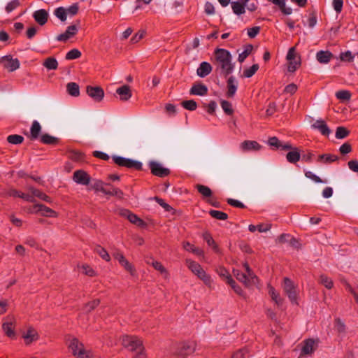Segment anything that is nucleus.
Here are the masks:
<instances>
[{"mask_svg": "<svg viewBox=\"0 0 358 358\" xmlns=\"http://www.w3.org/2000/svg\"><path fill=\"white\" fill-rule=\"evenodd\" d=\"M214 55L215 71L224 75L231 73L234 69L231 53L225 49L217 48L215 50Z\"/></svg>", "mask_w": 358, "mask_h": 358, "instance_id": "f257e3e1", "label": "nucleus"}, {"mask_svg": "<svg viewBox=\"0 0 358 358\" xmlns=\"http://www.w3.org/2000/svg\"><path fill=\"white\" fill-rule=\"evenodd\" d=\"M186 265L206 286L211 287L213 280L199 264L191 259H186Z\"/></svg>", "mask_w": 358, "mask_h": 358, "instance_id": "f03ea898", "label": "nucleus"}, {"mask_svg": "<svg viewBox=\"0 0 358 358\" xmlns=\"http://www.w3.org/2000/svg\"><path fill=\"white\" fill-rule=\"evenodd\" d=\"M245 273H243L239 270H234V275L236 279L243 282L245 286L248 287L257 282V278L250 268L248 264H244Z\"/></svg>", "mask_w": 358, "mask_h": 358, "instance_id": "7ed1b4c3", "label": "nucleus"}, {"mask_svg": "<svg viewBox=\"0 0 358 358\" xmlns=\"http://www.w3.org/2000/svg\"><path fill=\"white\" fill-rule=\"evenodd\" d=\"M318 347V340L308 338L301 343V353L299 357L311 356Z\"/></svg>", "mask_w": 358, "mask_h": 358, "instance_id": "20e7f679", "label": "nucleus"}, {"mask_svg": "<svg viewBox=\"0 0 358 358\" xmlns=\"http://www.w3.org/2000/svg\"><path fill=\"white\" fill-rule=\"evenodd\" d=\"M114 162L120 166H124L136 170L142 169V163L133 159L124 158L120 156H113Z\"/></svg>", "mask_w": 358, "mask_h": 358, "instance_id": "39448f33", "label": "nucleus"}, {"mask_svg": "<svg viewBox=\"0 0 358 358\" xmlns=\"http://www.w3.org/2000/svg\"><path fill=\"white\" fill-rule=\"evenodd\" d=\"M122 345L131 351L138 350L143 345L142 341L134 336H123L122 338Z\"/></svg>", "mask_w": 358, "mask_h": 358, "instance_id": "423d86ee", "label": "nucleus"}, {"mask_svg": "<svg viewBox=\"0 0 358 358\" xmlns=\"http://www.w3.org/2000/svg\"><path fill=\"white\" fill-rule=\"evenodd\" d=\"M283 289L292 303H296L297 292L294 282L288 278H284Z\"/></svg>", "mask_w": 358, "mask_h": 358, "instance_id": "0eeeda50", "label": "nucleus"}, {"mask_svg": "<svg viewBox=\"0 0 358 358\" xmlns=\"http://www.w3.org/2000/svg\"><path fill=\"white\" fill-rule=\"evenodd\" d=\"M287 59L289 62L288 71L294 72L300 65V57L296 53L295 48H291L287 55Z\"/></svg>", "mask_w": 358, "mask_h": 358, "instance_id": "6e6552de", "label": "nucleus"}, {"mask_svg": "<svg viewBox=\"0 0 358 358\" xmlns=\"http://www.w3.org/2000/svg\"><path fill=\"white\" fill-rule=\"evenodd\" d=\"M149 167L151 170V173L154 176L163 178L170 174V170L167 168L163 167L162 165L157 162H150Z\"/></svg>", "mask_w": 358, "mask_h": 358, "instance_id": "1a4fd4ad", "label": "nucleus"}, {"mask_svg": "<svg viewBox=\"0 0 358 358\" xmlns=\"http://www.w3.org/2000/svg\"><path fill=\"white\" fill-rule=\"evenodd\" d=\"M32 213H40L42 216L45 217H57V213L53 210L52 209L47 207L43 204H36L34 206L32 210H31Z\"/></svg>", "mask_w": 358, "mask_h": 358, "instance_id": "9d476101", "label": "nucleus"}, {"mask_svg": "<svg viewBox=\"0 0 358 358\" xmlns=\"http://www.w3.org/2000/svg\"><path fill=\"white\" fill-rule=\"evenodd\" d=\"M90 175L83 170H77L73 173V180L77 184L87 185L90 183Z\"/></svg>", "mask_w": 358, "mask_h": 358, "instance_id": "9b49d317", "label": "nucleus"}, {"mask_svg": "<svg viewBox=\"0 0 358 358\" xmlns=\"http://www.w3.org/2000/svg\"><path fill=\"white\" fill-rule=\"evenodd\" d=\"M262 148V145L255 141L246 140L240 144V149L243 152L258 151Z\"/></svg>", "mask_w": 358, "mask_h": 358, "instance_id": "f8f14e48", "label": "nucleus"}, {"mask_svg": "<svg viewBox=\"0 0 358 358\" xmlns=\"http://www.w3.org/2000/svg\"><path fill=\"white\" fill-rule=\"evenodd\" d=\"M3 66L10 71L17 69L20 66V62L17 59H13L10 56H5L1 59Z\"/></svg>", "mask_w": 358, "mask_h": 358, "instance_id": "ddd939ff", "label": "nucleus"}, {"mask_svg": "<svg viewBox=\"0 0 358 358\" xmlns=\"http://www.w3.org/2000/svg\"><path fill=\"white\" fill-rule=\"evenodd\" d=\"M120 214L127 217L130 222L136 224L137 226H143L145 222L143 220L139 218L136 215L132 213L131 211L127 209H122L120 211Z\"/></svg>", "mask_w": 358, "mask_h": 358, "instance_id": "4468645a", "label": "nucleus"}, {"mask_svg": "<svg viewBox=\"0 0 358 358\" xmlns=\"http://www.w3.org/2000/svg\"><path fill=\"white\" fill-rule=\"evenodd\" d=\"M22 338L24 339L25 343L29 345L38 339V334L34 327H29L27 331L22 332Z\"/></svg>", "mask_w": 358, "mask_h": 358, "instance_id": "2eb2a0df", "label": "nucleus"}, {"mask_svg": "<svg viewBox=\"0 0 358 358\" xmlns=\"http://www.w3.org/2000/svg\"><path fill=\"white\" fill-rule=\"evenodd\" d=\"M213 70L211 64L207 62H201L196 69V75L200 78H205Z\"/></svg>", "mask_w": 358, "mask_h": 358, "instance_id": "dca6fc26", "label": "nucleus"}, {"mask_svg": "<svg viewBox=\"0 0 358 358\" xmlns=\"http://www.w3.org/2000/svg\"><path fill=\"white\" fill-rule=\"evenodd\" d=\"M48 13L44 9H40L33 13V17L40 25H44L48 18Z\"/></svg>", "mask_w": 358, "mask_h": 358, "instance_id": "f3484780", "label": "nucleus"}, {"mask_svg": "<svg viewBox=\"0 0 358 358\" xmlns=\"http://www.w3.org/2000/svg\"><path fill=\"white\" fill-rule=\"evenodd\" d=\"M312 127L313 129L319 130L320 133L324 136H328L331 133V130L329 129L327 124L324 122V120H316L313 124Z\"/></svg>", "mask_w": 358, "mask_h": 358, "instance_id": "a211bd4d", "label": "nucleus"}, {"mask_svg": "<svg viewBox=\"0 0 358 358\" xmlns=\"http://www.w3.org/2000/svg\"><path fill=\"white\" fill-rule=\"evenodd\" d=\"M196 349V343L193 341L185 342L182 344V346L180 351V355L187 356L192 355Z\"/></svg>", "mask_w": 358, "mask_h": 358, "instance_id": "6ab92c4d", "label": "nucleus"}, {"mask_svg": "<svg viewBox=\"0 0 358 358\" xmlns=\"http://www.w3.org/2000/svg\"><path fill=\"white\" fill-rule=\"evenodd\" d=\"M77 27L76 25L69 26L66 31L57 37V40L59 41H66L71 36H74L77 31Z\"/></svg>", "mask_w": 358, "mask_h": 358, "instance_id": "aec40b11", "label": "nucleus"}, {"mask_svg": "<svg viewBox=\"0 0 358 358\" xmlns=\"http://www.w3.org/2000/svg\"><path fill=\"white\" fill-rule=\"evenodd\" d=\"M80 88L85 90H103L102 87L99 85L91 86L90 85H87L84 86L83 85H79L73 82L69 83L66 85V90H79Z\"/></svg>", "mask_w": 358, "mask_h": 358, "instance_id": "412c9836", "label": "nucleus"}, {"mask_svg": "<svg viewBox=\"0 0 358 358\" xmlns=\"http://www.w3.org/2000/svg\"><path fill=\"white\" fill-rule=\"evenodd\" d=\"M83 345V343L80 342L76 338H71L69 340L68 346L71 350L73 355H76L77 352H78Z\"/></svg>", "mask_w": 358, "mask_h": 358, "instance_id": "4be33fe9", "label": "nucleus"}, {"mask_svg": "<svg viewBox=\"0 0 358 358\" xmlns=\"http://www.w3.org/2000/svg\"><path fill=\"white\" fill-rule=\"evenodd\" d=\"M7 194L10 196L22 198L27 201H30V202L34 201V199H33V196H30L28 194L22 193L16 189H10L8 192Z\"/></svg>", "mask_w": 358, "mask_h": 358, "instance_id": "5701e85b", "label": "nucleus"}, {"mask_svg": "<svg viewBox=\"0 0 358 358\" xmlns=\"http://www.w3.org/2000/svg\"><path fill=\"white\" fill-rule=\"evenodd\" d=\"M301 158V155L299 153V151L298 150L297 148H294L292 150L289 151L286 155V159L287 162L292 164H296L297 162L299 161Z\"/></svg>", "mask_w": 358, "mask_h": 358, "instance_id": "b1692460", "label": "nucleus"}, {"mask_svg": "<svg viewBox=\"0 0 358 358\" xmlns=\"http://www.w3.org/2000/svg\"><path fill=\"white\" fill-rule=\"evenodd\" d=\"M220 106H221L224 113L227 115H228V116L233 115V114L234 113V110L232 106V104L229 101H226L223 99H220Z\"/></svg>", "mask_w": 358, "mask_h": 358, "instance_id": "393cba45", "label": "nucleus"}, {"mask_svg": "<svg viewBox=\"0 0 358 358\" xmlns=\"http://www.w3.org/2000/svg\"><path fill=\"white\" fill-rule=\"evenodd\" d=\"M111 96L120 100L127 101L131 97V91H111Z\"/></svg>", "mask_w": 358, "mask_h": 358, "instance_id": "a878e982", "label": "nucleus"}, {"mask_svg": "<svg viewBox=\"0 0 358 358\" xmlns=\"http://www.w3.org/2000/svg\"><path fill=\"white\" fill-rule=\"evenodd\" d=\"M332 57V54L329 51H319L316 55V58L320 63L327 64Z\"/></svg>", "mask_w": 358, "mask_h": 358, "instance_id": "bb28decb", "label": "nucleus"}, {"mask_svg": "<svg viewBox=\"0 0 358 358\" xmlns=\"http://www.w3.org/2000/svg\"><path fill=\"white\" fill-rule=\"evenodd\" d=\"M195 187L203 199H209L212 196V190L208 187L200 184H197Z\"/></svg>", "mask_w": 358, "mask_h": 358, "instance_id": "cd10ccee", "label": "nucleus"}, {"mask_svg": "<svg viewBox=\"0 0 358 358\" xmlns=\"http://www.w3.org/2000/svg\"><path fill=\"white\" fill-rule=\"evenodd\" d=\"M338 157L336 155L331 154H323L319 155L317 161L318 162L323 164H331L338 160Z\"/></svg>", "mask_w": 358, "mask_h": 358, "instance_id": "c85d7f7f", "label": "nucleus"}, {"mask_svg": "<svg viewBox=\"0 0 358 358\" xmlns=\"http://www.w3.org/2000/svg\"><path fill=\"white\" fill-rule=\"evenodd\" d=\"M268 294L277 306H280L282 304V299L280 296L279 293H278L273 287H268Z\"/></svg>", "mask_w": 358, "mask_h": 358, "instance_id": "c756f323", "label": "nucleus"}, {"mask_svg": "<svg viewBox=\"0 0 358 358\" xmlns=\"http://www.w3.org/2000/svg\"><path fill=\"white\" fill-rule=\"evenodd\" d=\"M41 127L37 121H34L31 127L30 138L31 139H36L40 134Z\"/></svg>", "mask_w": 358, "mask_h": 358, "instance_id": "7c9ffc66", "label": "nucleus"}, {"mask_svg": "<svg viewBox=\"0 0 358 358\" xmlns=\"http://www.w3.org/2000/svg\"><path fill=\"white\" fill-rule=\"evenodd\" d=\"M104 185L105 184L101 180H94L90 184L89 189H94L96 192H101L105 194L106 189H105Z\"/></svg>", "mask_w": 358, "mask_h": 358, "instance_id": "2f4dec72", "label": "nucleus"}, {"mask_svg": "<svg viewBox=\"0 0 358 358\" xmlns=\"http://www.w3.org/2000/svg\"><path fill=\"white\" fill-rule=\"evenodd\" d=\"M203 238L206 241L207 244L212 247L213 250L215 252H219V248L217 245L215 243V241L213 240V237L208 232H204L203 234Z\"/></svg>", "mask_w": 358, "mask_h": 358, "instance_id": "473e14b6", "label": "nucleus"}, {"mask_svg": "<svg viewBox=\"0 0 358 358\" xmlns=\"http://www.w3.org/2000/svg\"><path fill=\"white\" fill-rule=\"evenodd\" d=\"M147 263L151 264L155 268V269L163 274L164 278H168L169 273L161 262L152 260V262H147Z\"/></svg>", "mask_w": 358, "mask_h": 358, "instance_id": "72a5a7b5", "label": "nucleus"}, {"mask_svg": "<svg viewBox=\"0 0 358 358\" xmlns=\"http://www.w3.org/2000/svg\"><path fill=\"white\" fill-rule=\"evenodd\" d=\"M271 228V225L270 224H258L257 226L250 224L248 227L249 231L251 232H254L256 230H258L259 232H266Z\"/></svg>", "mask_w": 358, "mask_h": 358, "instance_id": "f704fd0d", "label": "nucleus"}, {"mask_svg": "<svg viewBox=\"0 0 358 358\" xmlns=\"http://www.w3.org/2000/svg\"><path fill=\"white\" fill-rule=\"evenodd\" d=\"M319 282L328 289H331L334 286L332 279L323 274L320 275Z\"/></svg>", "mask_w": 358, "mask_h": 358, "instance_id": "c9c22d12", "label": "nucleus"}, {"mask_svg": "<svg viewBox=\"0 0 358 358\" xmlns=\"http://www.w3.org/2000/svg\"><path fill=\"white\" fill-rule=\"evenodd\" d=\"M2 328L7 336H8L10 338L15 337V333L13 328V322H4L2 325Z\"/></svg>", "mask_w": 358, "mask_h": 358, "instance_id": "e433bc0d", "label": "nucleus"}, {"mask_svg": "<svg viewBox=\"0 0 358 358\" xmlns=\"http://www.w3.org/2000/svg\"><path fill=\"white\" fill-rule=\"evenodd\" d=\"M43 66L49 70H55L58 66V62L55 58L48 57L44 61Z\"/></svg>", "mask_w": 358, "mask_h": 358, "instance_id": "4c0bfd02", "label": "nucleus"}, {"mask_svg": "<svg viewBox=\"0 0 358 358\" xmlns=\"http://www.w3.org/2000/svg\"><path fill=\"white\" fill-rule=\"evenodd\" d=\"M335 96L341 102H346L350 99L352 95L349 91H337Z\"/></svg>", "mask_w": 358, "mask_h": 358, "instance_id": "58836bf2", "label": "nucleus"}, {"mask_svg": "<svg viewBox=\"0 0 358 358\" xmlns=\"http://www.w3.org/2000/svg\"><path fill=\"white\" fill-rule=\"evenodd\" d=\"M94 251L97 253L106 262H109L110 260V257L108 252L101 246L96 245L94 248Z\"/></svg>", "mask_w": 358, "mask_h": 358, "instance_id": "ea45409f", "label": "nucleus"}, {"mask_svg": "<svg viewBox=\"0 0 358 358\" xmlns=\"http://www.w3.org/2000/svg\"><path fill=\"white\" fill-rule=\"evenodd\" d=\"M86 92L95 101H101L104 96V91H86Z\"/></svg>", "mask_w": 358, "mask_h": 358, "instance_id": "a19ab883", "label": "nucleus"}, {"mask_svg": "<svg viewBox=\"0 0 358 358\" xmlns=\"http://www.w3.org/2000/svg\"><path fill=\"white\" fill-rule=\"evenodd\" d=\"M209 214L213 218L220 220H225L228 218V215L227 213L222 212V211H219V210H210L209 211Z\"/></svg>", "mask_w": 358, "mask_h": 358, "instance_id": "79ce46f5", "label": "nucleus"}, {"mask_svg": "<svg viewBox=\"0 0 358 358\" xmlns=\"http://www.w3.org/2000/svg\"><path fill=\"white\" fill-rule=\"evenodd\" d=\"M54 14L57 18H59L62 22L66 20V8L64 7H59L56 8L54 11Z\"/></svg>", "mask_w": 358, "mask_h": 358, "instance_id": "37998d69", "label": "nucleus"}, {"mask_svg": "<svg viewBox=\"0 0 358 358\" xmlns=\"http://www.w3.org/2000/svg\"><path fill=\"white\" fill-rule=\"evenodd\" d=\"M252 48L253 47L252 45H246L244 51L240 53L238 55V62L242 63L246 59V57L250 54V52L252 50Z\"/></svg>", "mask_w": 358, "mask_h": 358, "instance_id": "c03bdc74", "label": "nucleus"}, {"mask_svg": "<svg viewBox=\"0 0 358 358\" xmlns=\"http://www.w3.org/2000/svg\"><path fill=\"white\" fill-rule=\"evenodd\" d=\"M7 141L11 144L17 145L23 142L24 138L20 135L13 134L8 136Z\"/></svg>", "mask_w": 358, "mask_h": 358, "instance_id": "a18cd8bd", "label": "nucleus"}, {"mask_svg": "<svg viewBox=\"0 0 358 358\" xmlns=\"http://www.w3.org/2000/svg\"><path fill=\"white\" fill-rule=\"evenodd\" d=\"M182 107L189 110H195L197 108V104L194 100H186L181 103Z\"/></svg>", "mask_w": 358, "mask_h": 358, "instance_id": "49530a36", "label": "nucleus"}, {"mask_svg": "<svg viewBox=\"0 0 358 358\" xmlns=\"http://www.w3.org/2000/svg\"><path fill=\"white\" fill-rule=\"evenodd\" d=\"M41 140L44 144L53 145L57 143V139L48 134L41 136Z\"/></svg>", "mask_w": 358, "mask_h": 358, "instance_id": "de8ad7c7", "label": "nucleus"}, {"mask_svg": "<svg viewBox=\"0 0 358 358\" xmlns=\"http://www.w3.org/2000/svg\"><path fill=\"white\" fill-rule=\"evenodd\" d=\"M124 268L129 272L131 275H135L136 270L134 266L127 259H125L121 264H120Z\"/></svg>", "mask_w": 358, "mask_h": 358, "instance_id": "09e8293b", "label": "nucleus"}, {"mask_svg": "<svg viewBox=\"0 0 358 358\" xmlns=\"http://www.w3.org/2000/svg\"><path fill=\"white\" fill-rule=\"evenodd\" d=\"M349 131L343 127H338L336 131V138L338 139H342L347 137L349 134Z\"/></svg>", "mask_w": 358, "mask_h": 358, "instance_id": "8fccbe9b", "label": "nucleus"}, {"mask_svg": "<svg viewBox=\"0 0 358 358\" xmlns=\"http://www.w3.org/2000/svg\"><path fill=\"white\" fill-rule=\"evenodd\" d=\"M259 69L258 64H254L251 67L244 70L243 76L245 78L252 77Z\"/></svg>", "mask_w": 358, "mask_h": 358, "instance_id": "3c124183", "label": "nucleus"}, {"mask_svg": "<svg viewBox=\"0 0 358 358\" xmlns=\"http://www.w3.org/2000/svg\"><path fill=\"white\" fill-rule=\"evenodd\" d=\"M244 6L245 10H248L250 12H253L257 9V2L254 0H245Z\"/></svg>", "mask_w": 358, "mask_h": 358, "instance_id": "603ef678", "label": "nucleus"}, {"mask_svg": "<svg viewBox=\"0 0 358 358\" xmlns=\"http://www.w3.org/2000/svg\"><path fill=\"white\" fill-rule=\"evenodd\" d=\"M81 52L78 49H73L67 52L66 59L69 60L75 59L79 58Z\"/></svg>", "mask_w": 358, "mask_h": 358, "instance_id": "864d4df0", "label": "nucleus"}, {"mask_svg": "<svg viewBox=\"0 0 358 358\" xmlns=\"http://www.w3.org/2000/svg\"><path fill=\"white\" fill-rule=\"evenodd\" d=\"M74 356L77 358H91V352L86 350L83 345Z\"/></svg>", "mask_w": 358, "mask_h": 358, "instance_id": "5fc2aeb1", "label": "nucleus"}, {"mask_svg": "<svg viewBox=\"0 0 358 358\" xmlns=\"http://www.w3.org/2000/svg\"><path fill=\"white\" fill-rule=\"evenodd\" d=\"M105 194L115 196L119 199L123 198V192L118 188H113L112 190H106Z\"/></svg>", "mask_w": 358, "mask_h": 358, "instance_id": "6e6d98bb", "label": "nucleus"}, {"mask_svg": "<svg viewBox=\"0 0 358 358\" xmlns=\"http://www.w3.org/2000/svg\"><path fill=\"white\" fill-rule=\"evenodd\" d=\"M99 303H100L99 299L93 300L85 305V309L87 310V312H91L96 307H97L99 305Z\"/></svg>", "mask_w": 358, "mask_h": 358, "instance_id": "4d7b16f0", "label": "nucleus"}, {"mask_svg": "<svg viewBox=\"0 0 358 358\" xmlns=\"http://www.w3.org/2000/svg\"><path fill=\"white\" fill-rule=\"evenodd\" d=\"M20 6L19 0H13L9 2L6 6V10L7 13H10L17 8Z\"/></svg>", "mask_w": 358, "mask_h": 358, "instance_id": "13d9d810", "label": "nucleus"}, {"mask_svg": "<svg viewBox=\"0 0 358 358\" xmlns=\"http://www.w3.org/2000/svg\"><path fill=\"white\" fill-rule=\"evenodd\" d=\"M305 176L313 181H314L316 183H322L324 182V181L317 176H316L315 173H313L311 171H306L305 172Z\"/></svg>", "mask_w": 358, "mask_h": 358, "instance_id": "bf43d9fd", "label": "nucleus"}, {"mask_svg": "<svg viewBox=\"0 0 358 358\" xmlns=\"http://www.w3.org/2000/svg\"><path fill=\"white\" fill-rule=\"evenodd\" d=\"M335 328L336 330L340 334L344 333L345 331V326L339 318L335 320Z\"/></svg>", "mask_w": 358, "mask_h": 358, "instance_id": "052dcab7", "label": "nucleus"}, {"mask_svg": "<svg viewBox=\"0 0 358 358\" xmlns=\"http://www.w3.org/2000/svg\"><path fill=\"white\" fill-rule=\"evenodd\" d=\"M154 199L167 212H170L173 210V208L165 203L164 201L157 196L154 197Z\"/></svg>", "mask_w": 358, "mask_h": 358, "instance_id": "680f3d73", "label": "nucleus"}, {"mask_svg": "<svg viewBox=\"0 0 358 358\" xmlns=\"http://www.w3.org/2000/svg\"><path fill=\"white\" fill-rule=\"evenodd\" d=\"M79 9L78 3H76L66 8V14L73 16L77 14Z\"/></svg>", "mask_w": 358, "mask_h": 358, "instance_id": "e2e57ef3", "label": "nucleus"}, {"mask_svg": "<svg viewBox=\"0 0 358 358\" xmlns=\"http://www.w3.org/2000/svg\"><path fill=\"white\" fill-rule=\"evenodd\" d=\"M204 107L209 114H214L217 108V103L215 101H210L208 104H204Z\"/></svg>", "mask_w": 358, "mask_h": 358, "instance_id": "0e129e2a", "label": "nucleus"}, {"mask_svg": "<svg viewBox=\"0 0 358 358\" xmlns=\"http://www.w3.org/2000/svg\"><path fill=\"white\" fill-rule=\"evenodd\" d=\"M345 287L346 289L353 295L356 302L358 303V287L353 288L350 284L347 282L345 283Z\"/></svg>", "mask_w": 358, "mask_h": 358, "instance_id": "69168bd1", "label": "nucleus"}, {"mask_svg": "<svg viewBox=\"0 0 358 358\" xmlns=\"http://www.w3.org/2000/svg\"><path fill=\"white\" fill-rule=\"evenodd\" d=\"M227 283L231 286V287L233 288L236 293H237L239 295L242 294V289L239 286L236 285L235 281L231 278H228Z\"/></svg>", "mask_w": 358, "mask_h": 358, "instance_id": "338daca9", "label": "nucleus"}, {"mask_svg": "<svg viewBox=\"0 0 358 358\" xmlns=\"http://www.w3.org/2000/svg\"><path fill=\"white\" fill-rule=\"evenodd\" d=\"M247 350L241 349L233 354L231 358H246Z\"/></svg>", "mask_w": 358, "mask_h": 358, "instance_id": "774afa93", "label": "nucleus"}]
</instances>
